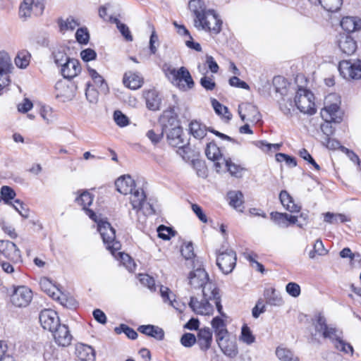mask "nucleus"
Masks as SVG:
<instances>
[{
  "mask_svg": "<svg viewBox=\"0 0 361 361\" xmlns=\"http://www.w3.org/2000/svg\"><path fill=\"white\" fill-rule=\"evenodd\" d=\"M236 254L232 249L223 247L216 251V264L225 274H230L236 264Z\"/></svg>",
  "mask_w": 361,
  "mask_h": 361,
  "instance_id": "nucleus-9",
  "label": "nucleus"
},
{
  "mask_svg": "<svg viewBox=\"0 0 361 361\" xmlns=\"http://www.w3.org/2000/svg\"><path fill=\"white\" fill-rule=\"evenodd\" d=\"M312 5H320L329 12L338 11L343 4V0H308Z\"/></svg>",
  "mask_w": 361,
  "mask_h": 361,
  "instance_id": "nucleus-36",
  "label": "nucleus"
},
{
  "mask_svg": "<svg viewBox=\"0 0 361 361\" xmlns=\"http://www.w3.org/2000/svg\"><path fill=\"white\" fill-rule=\"evenodd\" d=\"M340 25L345 31L353 32L361 29V18L345 16L341 19Z\"/></svg>",
  "mask_w": 361,
  "mask_h": 361,
  "instance_id": "nucleus-35",
  "label": "nucleus"
},
{
  "mask_svg": "<svg viewBox=\"0 0 361 361\" xmlns=\"http://www.w3.org/2000/svg\"><path fill=\"white\" fill-rule=\"evenodd\" d=\"M216 343L221 352L230 358H234L238 353V349L235 338L231 337L230 334L227 337L216 339Z\"/></svg>",
  "mask_w": 361,
  "mask_h": 361,
  "instance_id": "nucleus-19",
  "label": "nucleus"
},
{
  "mask_svg": "<svg viewBox=\"0 0 361 361\" xmlns=\"http://www.w3.org/2000/svg\"><path fill=\"white\" fill-rule=\"evenodd\" d=\"M130 195H131L130 203L133 209L137 212L140 210L146 202V195L143 189L137 188Z\"/></svg>",
  "mask_w": 361,
  "mask_h": 361,
  "instance_id": "nucleus-33",
  "label": "nucleus"
},
{
  "mask_svg": "<svg viewBox=\"0 0 361 361\" xmlns=\"http://www.w3.org/2000/svg\"><path fill=\"white\" fill-rule=\"evenodd\" d=\"M276 355L281 361H292L293 360V353L285 348H277Z\"/></svg>",
  "mask_w": 361,
  "mask_h": 361,
  "instance_id": "nucleus-54",
  "label": "nucleus"
},
{
  "mask_svg": "<svg viewBox=\"0 0 361 361\" xmlns=\"http://www.w3.org/2000/svg\"><path fill=\"white\" fill-rule=\"evenodd\" d=\"M51 57L54 63L58 67H60L63 63L70 59L66 52V48L63 47L54 48L51 53Z\"/></svg>",
  "mask_w": 361,
  "mask_h": 361,
  "instance_id": "nucleus-42",
  "label": "nucleus"
},
{
  "mask_svg": "<svg viewBox=\"0 0 361 361\" xmlns=\"http://www.w3.org/2000/svg\"><path fill=\"white\" fill-rule=\"evenodd\" d=\"M87 71L93 82L99 87L100 91L104 94L107 93L109 92L108 85L103 77L93 68H88Z\"/></svg>",
  "mask_w": 361,
  "mask_h": 361,
  "instance_id": "nucleus-41",
  "label": "nucleus"
},
{
  "mask_svg": "<svg viewBox=\"0 0 361 361\" xmlns=\"http://www.w3.org/2000/svg\"><path fill=\"white\" fill-rule=\"evenodd\" d=\"M123 85L131 90H137L142 85L143 78L139 73L126 72L123 78Z\"/></svg>",
  "mask_w": 361,
  "mask_h": 361,
  "instance_id": "nucleus-29",
  "label": "nucleus"
},
{
  "mask_svg": "<svg viewBox=\"0 0 361 361\" xmlns=\"http://www.w3.org/2000/svg\"><path fill=\"white\" fill-rule=\"evenodd\" d=\"M32 299L31 289L25 286H18L11 296V301L13 305L18 307H27Z\"/></svg>",
  "mask_w": 361,
  "mask_h": 361,
  "instance_id": "nucleus-13",
  "label": "nucleus"
},
{
  "mask_svg": "<svg viewBox=\"0 0 361 361\" xmlns=\"http://www.w3.org/2000/svg\"><path fill=\"white\" fill-rule=\"evenodd\" d=\"M338 71L346 80L361 79V60H343L338 63Z\"/></svg>",
  "mask_w": 361,
  "mask_h": 361,
  "instance_id": "nucleus-10",
  "label": "nucleus"
},
{
  "mask_svg": "<svg viewBox=\"0 0 361 361\" xmlns=\"http://www.w3.org/2000/svg\"><path fill=\"white\" fill-rule=\"evenodd\" d=\"M341 99L336 93L328 94L324 99V106L320 114L324 121H333L338 123L342 121V113L340 109Z\"/></svg>",
  "mask_w": 361,
  "mask_h": 361,
  "instance_id": "nucleus-4",
  "label": "nucleus"
},
{
  "mask_svg": "<svg viewBox=\"0 0 361 361\" xmlns=\"http://www.w3.org/2000/svg\"><path fill=\"white\" fill-rule=\"evenodd\" d=\"M97 231L103 240L106 249L109 250L113 255L116 252L120 250L121 244L116 240V231L111 224L105 221H100L97 224Z\"/></svg>",
  "mask_w": 361,
  "mask_h": 361,
  "instance_id": "nucleus-7",
  "label": "nucleus"
},
{
  "mask_svg": "<svg viewBox=\"0 0 361 361\" xmlns=\"http://www.w3.org/2000/svg\"><path fill=\"white\" fill-rule=\"evenodd\" d=\"M225 165L227 171L230 173L232 176L240 178L242 176V171L243 168L240 165L233 163L231 159H225L222 161V166Z\"/></svg>",
  "mask_w": 361,
  "mask_h": 361,
  "instance_id": "nucleus-45",
  "label": "nucleus"
},
{
  "mask_svg": "<svg viewBox=\"0 0 361 361\" xmlns=\"http://www.w3.org/2000/svg\"><path fill=\"white\" fill-rule=\"evenodd\" d=\"M195 26L198 30L217 35L221 30L222 21L213 9H208L199 20H194Z\"/></svg>",
  "mask_w": 361,
  "mask_h": 361,
  "instance_id": "nucleus-5",
  "label": "nucleus"
},
{
  "mask_svg": "<svg viewBox=\"0 0 361 361\" xmlns=\"http://www.w3.org/2000/svg\"><path fill=\"white\" fill-rule=\"evenodd\" d=\"M180 343L184 347L190 348L197 343L196 336L191 333H185L180 338Z\"/></svg>",
  "mask_w": 361,
  "mask_h": 361,
  "instance_id": "nucleus-61",
  "label": "nucleus"
},
{
  "mask_svg": "<svg viewBox=\"0 0 361 361\" xmlns=\"http://www.w3.org/2000/svg\"><path fill=\"white\" fill-rule=\"evenodd\" d=\"M188 8L193 13L194 20H199L208 10L203 0H190Z\"/></svg>",
  "mask_w": 361,
  "mask_h": 361,
  "instance_id": "nucleus-37",
  "label": "nucleus"
},
{
  "mask_svg": "<svg viewBox=\"0 0 361 361\" xmlns=\"http://www.w3.org/2000/svg\"><path fill=\"white\" fill-rule=\"evenodd\" d=\"M271 219L279 226L287 228V213L272 212L270 214Z\"/></svg>",
  "mask_w": 361,
  "mask_h": 361,
  "instance_id": "nucleus-49",
  "label": "nucleus"
},
{
  "mask_svg": "<svg viewBox=\"0 0 361 361\" xmlns=\"http://www.w3.org/2000/svg\"><path fill=\"white\" fill-rule=\"evenodd\" d=\"M167 118V123L164 124V128L166 130L171 129L172 127L175 126H180L179 124V121L177 118V116L174 115L172 112H169L168 114L165 113L163 119Z\"/></svg>",
  "mask_w": 361,
  "mask_h": 361,
  "instance_id": "nucleus-59",
  "label": "nucleus"
},
{
  "mask_svg": "<svg viewBox=\"0 0 361 361\" xmlns=\"http://www.w3.org/2000/svg\"><path fill=\"white\" fill-rule=\"evenodd\" d=\"M55 342L60 346H68L73 339L68 326L65 324H61L55 331L52 332Z\"/></svg>",
  "mask_w": 361,
  "mask_h": 361,
  "instance_id": "nucleus-25",
  "label": "nucleus"
},
{
  "mask_svg": "<svg viewBox=\"0 0 361 361\" xmlns=\"http://www.w3.org/2000/svg\"><path fill=\"white\" fill-rule=\"evenodd\" d=\"M137 331L141 334L152 337L157 341H162L164 338V331L158 326L152 324L141 325L137 328Z\"/></svg>",
  "mask_w": 361,
  "mask_h": 361,
  "instance_id": "nucleus-30",
  "label": "nucleus"
},
{
  "mask_svg": "<svg viewBox=\"0 0 361 361\" xmlns=\"http://www.w3.org/2000/svg\"><path fill=\"white\" fill-rule=\"evenodd\" d=\"M1 197L4 204L11 205L13 202H11L16 195V192L13 188L9 186L4 185L1 188Z\"/></svg>",
  "mask_w": 361,
  "mask_h": 361,
  "instance_id": "nucleus-47",
  "label": "nucleus"
},
{
  "mask_svg": "<svg viewBox=\"0 0 361 361\" xmlns=\"http://www.w3.org/2000/svg\"><path fill=\"white\" fill-rule=\"evenodd\" d=\"M180 252L183 258L189 262L193 268L197 266L198 260L195 259V254L192 243L183 244L180 248Z\"/></svg>",
  "mask_w": 361,
  "mask_h": 361,
  "instance_id": "nucleus-38",
  "label": "nucleus"
},
{
  "mask_svg": "<svg viewBox=\"0 0 361 361\" xmlns=\"http://www.w3.org/2000/svg\"><path fill=\"white\" fill-rule=\"evenodd\" d=\"M202 301H198L195 297H191L189 302V306L192 310L197 314L209 315L212 314L214 312L213 305L210 301L214 303L213 298L212 299L206 298L204 296Z\"/></svg>",
  "mask_w": 361,
  "mask_h": 361,
  "instance_id": "nucleus-16",
  "label": "nucleus"
},
{
  "mask_svg": "<svg viewBox=\"0 0 361 361\" xmlns=\"http://www.w3.org/2000/svg\"><path fill=\"white\" fill-rule=\"evenodd\" d=\"M324 221L326 223L335 224L338 222L343 223L347 221L346 216L341 214H334L331 212H326L324 214Z\"/></svg>",
  "mask_w": 361,
  "mask_h": 361,
  "instance_id": "nucleus-52",
  "label": "nucleus"
},
{
  "mask_svg": "<svg viewBox=\"0 0 361 361\" xmlns=\"http://www.w3.org/2000/svg\"><path fill=\"white\" fill-rule=\"evenodd\" d=\"M189 284L194 288H202L203 296L206 298H213L218 312L222 317L226 318L223 311L219 289L209 281V275L200 265L193 268L188 276Z\"/></svg>",
  "mask_w": 361,
  "mask_h": 361,
  "instance_id": "nucleus-1",
  "label": "nucleus"
},
{
  "mask_svg": "<svg viewBox=\"0 0 361 361\" xmlns=\"http://www.w3.org/2000/svg\"><path fill=\"white\" fill-rule=\"evenodd\" d=\"M279 200L283 207L291 213L299 212L301 209V206L295 203L293 198L286 190L281 191Z\"/></svg>",
  "mask_w": 361,
  "mask_h": 361,
  "instance_id": "nucleus-32",
  "label": "nucleus"
},
{
  "mask_svg": "<svg viewBox=\"0 0 361 361\" xmlns=\"http://www.w3.org/2000/svg\"><path fill=\"white\" fill-rule=\"evenodd\" d=\"M314 94L309 90L300 87L294 99L295 106L302 113L312 115L316 112Z\"/></svg>",
  "mask_w": 361,
  "mask_h": 361,
  "instance_id": "nucleus-8",
  "label": "nucleus"
},
{
  "mask_svg": "<svg viewBox=\"0 0 361 361\" xmlns=\"http://www.w3.org/2000/svg\"><path fill=\"white\" fill-rule=\"evenodd\" d=\"M162 70L171 83L180 90L188 91L194 87V80L185 67L176 69L169 64H164Z\"/></svg>",
  "mask_w": 361,
  "mask_h": 361,
  "instance_id": "nucleus-3",
  "label": "nucleus"
},
{
  "mask_svg": "<svg viewBox=\"0 0 361 361\" xmlns=\"http://www.w3.org/2000/svg\"><path fill=\"white\" fill-rule=\"evenodd\" d=\"M167 130L169 144L172 147H178L180 151H184L185 143L183 138V128L180 126H175Z\"/></svg>",
  "mask_w": 361,
  "mask_h": 361,
  "instance_id": "nucleus-23",
  "label": "nucleus"
},
{
  "mask_svg": "<svg viewBox=\"0 0 361 361\" xmlns=\"http://www.w3.org/2000/svg\"><path fill=\"white\" fill-rule=\"evenodd\" d=\"M115 185L118 192L125 195L132 193L137 189L135 180L129 175L118 178L115 182Z\"/></svg>",
  "mask_w": 361,
  "mask_h": 361,
  "instance_id": "nucleus-26",
  "label": "nucleus"
},
{
  "mask_svg": "<svg viewBox=\"0 0 361 361\" xmlns=\"http://www.w3.org/2000/svg\"><path fill=\"white\" fill-rule=\"evenodd\" d=\"M56 97L65 102L75 97L74 87L68 82L60 80L55 84Z\"/></svg>",
  "mask_w": 361,
  "mask_h": 361,
  "instance_id": "nucleus-20",
  "label": "nucleus"
},
{
  "mask_svg": "<svg viewBox=\"0 0 361 361\" xmlns=\"http://www.w3.org/2000/svg\"><path fill=\"white\" fill-rule=\"evenodd\" d=\"M238 113L242 121H248L252 123H258L261 121V114L257 108L250 104L246 103L240 105Z\"/></svg>",
  "mask_w": 361,
  "mask_h": 361,
  "instance_id": "nucleus-18",
  "label": "nucleus"
},
{
  "mask_svg": "<svg viewBox=\"0 0 361 361\" xmlns=\"http://www.w3.org/2000/svg\"><path fill=\"white\" fill-rule=\"evenodd\" d=\"M75 355L78 361H94L95 351L88 345L77 343L75 346Z\"/></svg>",
  "mask_w": 361,
  "mask_h": 361,
  "instance_id": "nucleus-28",
  "label": "nucleus"
},
{
  "mask_svg": "<svg viewBox=\"0 0 361 361\" xmlns=\"http://www.w3.org/2000/svg\"><path fill=\"white\" fill-rule=\"evenodd\" d=\"M240 340L247 345H251L255 341L250 329L247 324H244L241 329Z\"/></svg>",
  "mask_w": 361,
  "mask_h": 361,
  "instance_id": "nucleus-50",
  "label": "nucleus"
},
{
  "mask_svg": "<svg viewBox=\"0 0 361 361\" xmlns=\"http://www.w3.org/2000/svg\"><path fill=\"white\" fill-rule=\"evenodd\" d=\"M1 257L11 261L13 264H18L21 262L20 250L16 245L9 240H0Z\"/></svg>",
  "mask_w": 361,
  "mask_h": 361,
  "instance_id": "nucleus-14",
  "label": "nucleus"
},
{
  "mask_svg": "<svg viewBox=\"0 0 361 361\" xmlns=\"http://www.w3.org/2000/svg\"><path fill=\"white\" fill-rule=\"evenodd\" d=\"M146 105L148 109L157 111L159 109L161 98L156 90H149L144 92Z\"/></svg>",
  "mask_w": 361,
  "mask_h": 361,
  "instance_id": "nucleus-34",
  "label": "nucleus"
},
{
  "mask_svg": "<svg viewBox=\"0 0 361 361\" xmlns=\"http://www.w3.org/2000/svg\"><path fill=\"white\" fill-rule=\"evenodd\" d=\"M205 154L207 157L214 162L215 169L219 172L222 168V161L225 158L223 157L219 147L214 142L207 144Z\"/></svg>",
  "mask_w": 361,
  "mask_h": 361,
  "instance_id": "nucleus-24",
  "label": "nucleus"
},
{
  "mask_svg": "<svg viewBox=\"0 0 361 361\" xmlns=\"http://www.w3.org/2000/svg\"><path fill=\"white\" fill-rule=\"evenodd\" d=\"M212 106L215 111V112L220 116H223L224 118L228 119L231 118V114L228 112V108L220 102H219L216 99H213L212 100Z\"/></svg>",
  "mask_w": 361,
  "mask_h": 361,
  "instance_id": "nucleus-53",
  "label": "nucleus"
},
{
  "mask_svg": "<svg viewBox=\"0 0 361 361\" xmlns=\"http://www.w3.org/2000/svg\"><path fill=\"white\" fill-rule=\"evenodd\" d=\"M94 196L87 190L82 191L79 196L75 198V202L86 209L93 202Z\"/></svg>",
  "mask_w": 361,
  "mask_h": 361,
  "instance_id": "nucleus-46",
  "label": "nucleus"
},
{
  "mask_svg": "<svg viewBox=\"0 0 361 361\" xmlns=\"http://www.w3.org/2000/svg\"><path fill=\"white\" fill-rule=\"evenodd\" d=\"M40 287L52 299L58 300L63 306L70 307L74 305L75 301L72 299L66 298L64 295L47 278H43L40 280Z\"/></svg>",
  "mask_w": 361,
  "mask_h": 361,
  "instance_id": "nucleus-12",
  "label": "nucleus"
},
{
  "mask_svg": "<svg viewBox=\"0 0 361 361\" xmlns=\"http://www.w3.org/2000/svg\"><path fill=\"white\" fill-rule=\"evenodd\" d=\"M44 10V0H23L19 8V17L26 20L32 15H42Z\"/></svg>",
  "mask_w": 361,
  "mask_h": 361,
  "instance_id": "nucleus-11",
  "label": "nucleus"
},
{
  "mask_svg": "<svg viewBox=\"0 0 361 361\" xmlns=\"http://www.w3.org/2000/svg\"><path fill=\"white\" fill-rule=\"evenodd\" d=\"M211 325L214 330L216 340H220L229 335L226 328V324L222 318L219 317H214L211 322Z\"/></svg>",
  "mask_w": 361,
  "mask_h": 361,
  "instance_id": "nucleus-31",
  "label": "nucleus"
},
{
  "mask_svg": "<svg viewBox=\"0 0 361 361\" xmlns=\"http://www.w3.org/2000/svg\"><path fill=\"white\" fill-rule=\"evenodd\" d=\"M81 71L78 60L70 58L60 66V72L66 79L71 80L77 76Z\"/></svg>",
  "mask_w": 361,
  "mask_h": 361,
  "instance_id": "nucleus-21",
  "label": "nucleus"
},
{
  "mask_svg": "<svg viewBox=\"0 0 361 361\" xmlns=\"http://www.w3.org/2000/svg\"><path fill=\"white\" fill-rule=\"evenodd\" d=\"M207 127L197 120L192 121L189 124V133L195 138L202 139L207 134Z\"/></svg>",
  "mask_w": 361,
  "mask_h": 361,
  "instance_id": "nucleus-39",
  "label": "nucleus"
},
{
  "mask_svg": "<svg viewBox=\"0 0 361 361\" xmlns=\"http://www.w3.org/2000/svg\"><path fill=\"white\" fill-rule=\"evenodd\" d=\"M39 319L42 328L51 333L61 325L56 312L50 309L42 310L39 314Z\"/></svg>",
  "mask_w": 361,
  "mask_h": 361,
  "instance_id": "nucleus-15",
  "label": "nucleus"
},
{
  "mask_svg": "<svg viewBox=\"0 0 361 361\" xmlns=\"http://www.w3.org/2000/svg\"><path fill=\"white\" fill-rule=\"evenodd\" d=\"M286 292L292 297L297 298L300 295V286L294 282L288 283L286 286Z\"/></svg>",
  "mask_w": 361,
  "mask_h": 361,
  "instance_id": "nucleus-64",
  "label": "nucleus"
},
{
  "mask_svg": "<svg viewBox=\"0 0 361 361\" xmlns=\"http://www.w3.org/2000/svg\"><path fill=\"white\" fill-rule=\"evenodd\" d=\"M75 38L78 42L87 44L90 39V35L86 27L78 28L75 33Z\"/></svg>",
  "mask_w": 361,
  "mask_h": 361,
  "instance_id": "nucleus-58",
  "label": "nucleus"
},
{
  "mask_svg": "<svg viewBox=\"0 0 361 361\" xmlns=\"http://www.w3.org/2000/svg\"><path fill=\"white\" fill-rule=\"evenodd\" d=\"M30 59V53L27 50L23 49L18 52L14 61L17 67L25 69L29 66Z\"/></svg>",
  "mask_w": 361,
  "mask_h": 361,
  "instance_id": "nucleus-40",
  "label": "nucleus"
},
{
  "mask_svg": "<svg viewBox=\"0 0 361 361\" xmlns=\"http://www.w3.org/2000/svg\"><path fill=\"white\" fill-rule=\"evenodd\" d=\"M79 25V22L72 17L66 18V20H61L59 22V26L61 30H73L76 27Z\"/></svg>",
  "mask_w": 361,
  "mask_h": 361,
  "instance_id": "nucleus-55",
  "label": "nucleus"
},
{
  "mask_svg": "<svg viewBox=\"0 0 361 361\" xmlns=\"http://www.w3.org/2000/svg\"><path fill=\"white\" fill-rule=\"evenodd\" d=\"M12 67L11 58L8 54L4 51H0V80L1 81V87L8 84L9 80L8 74Z\"/></svg>",
  "mask_w": 361,
  "mask_h": 361,
  "instance_id": "nucleus-22",
  "label": "nucleus"
},
{
  "mask_svg": "<svg viewBox=\"0 0 361 361\" xmlns=\"http://www.w3.org/2000/svg\"><path fill=\"white\" fill-rule=\"evenodd\" d=\"M265 297L267 303L270 305L281 306L283 303L281 296L274 288L266 290Z\"/></svg>",
  "mask_w": 361,
  "mask_h": 361,
  "instance_id": "nucleus-43",
  "label": "nucleus"
},
{
  "mask_svg": "<svg viewBox=\"0 0 361 361\" xmlns=\"http://www.w3.org/2000/svg\"><path fill=\"white\" fill-rule=\"evenodd\" d=\"M227 197L229 200L230 206L235 209L240 207L244 202L243 194L239 190L229 191L227 194Z\"/></svg>",
  "mask_w": 361,
  "mask_h": 361,
  "instance_id": "nucleus-44",
  "label": "nucleus"
},
{
  "mask_svg": "<svg viewBox=\"0 0 361 361\" xmlns=\"http://www.w3.org/2000/svg\"><path fill=\"white\" fill-rule=\"evenodd\" d=\"M114 120L116 125L121 128L129 124V118L119 110H116L114 112Z\"/></svg>",
  "mask_w": 361,
  "mask_h": 361,
  "instance_id": "nucleus-56",
  "label": "nucleus"
},
{
  "mask_svg": "<svg viewBox=\"0 0 361 361\" xmlns=\"http://www.w3.org/2000/svg\"><path fill=\"white\" fill-rule=\"evenodd\" d=\"M11 206L19 213L23 218H27L29 216V211L25 208L24 204L18 199L14 200Z\"/></svg>",
  "mask_w": 361,
  "mask_h": 361,
  "instance_id": "nucleus-62",
  "label": "nucleus"
},
{
  "mask_svg": "<svg viewBox=\"0 0 361 361\" xmlns=\"http://www.w3.org/2000/svg\"><path fill=\"white\" fill-rule=\"evenodd\" d=\"M158 236L163 240H169L171 235H174L172 228L161 225L157 228Z\"/></svg>",
  "mask_w": 361,
  "mask_h": 361,
  "instance_id": "nucleus-63",
  "label": "nucleus"
},
{
  "mask_svg": "<svg viewBox=\"0 0 361 361\" xmlns=\"http://www.w3.org/2000/svg\"><path fill=\"white\" fill-rule=\"evenodd\" d=\"M300 157L302 158L304 160L307 161L310 164H311L317 171L320 170L319 165L315 161V160L312 158L311 154L307 152V150L305 148L301 149L298 152Z\"/></svg>",
  "mask_w": 361,
  "mask_h": 361,
  "instance_id": "nucleus-60",
  "label": "nucleus"
},
{
  "mask_svg": "<svg viewBox=\"0 0 361 361\" xmlns=\"http://www.w3.org/2000/svg\"><path fill=\"white\" fill-rule=\"evenodd\" d=\"M121 263L130 271L133 272L135 270L136 264L131 257L126 253L118 252Z\"/></svg>",
  "mask_w": 361,
  "mask_h": 361,
  "instance_id": "nucleus-51",
  "label": "nucleus"
},
{
  "mask_svg": "<svg viewBox=\"0 0 361 361\" xmlns=\"http://www.w3.org/2000/svg\"><path fill=\"white\" fill-rule=\"evenodd\" d=\"M196 339L200 349L204 352L207 351L210 348L213 341L212 331L209 327L199 329Z\"/></svg>",
  "mask_w": 361,
  "mask_h": 361,
  "instance_id": "nucleus-27",
  "label": "nucleus"
},
{
  "mask_svg": "<svg viewBox=\"0 0 361 361\" xmlns=\"http://www.w3.org/2000/svg\"><path fill=\"white\" fill-rule=\"evenodd\" d=\"M115 23H116L118 30L120 31L126 40L128 42H132L133 38L129 27L126 24L121 23L118 19H115Z\"/></svg>",
  "mask_w": 361,
  "mask_h": 361,
  "instance_id": "nucleus-57",
  "label": "nucleus"
},
{
  "mask_svg": "<svg viewBox=\"0 0 361 361\" xmlns=\"http://www.w3.org/2000/svg\"><path fill=\"white\" fill-rule=\"evenodd\" d=\"M85 97L90 103L96 104L98 102L99 92L90 82L86 84Z\"/></svg>",
  "mask_w": 361,
  "mask_h": 361,
  "instance_id": "nucleus-48",
  "label": "nucleus"
},
{
  "mask_svg": "<svg viewBox=\"0 0 361 361\" xmlns=\"http://www.w3.org/2000/svg\"><path fill=\"white\" fill-rule=\"evenodd\" d=\"M312 324L316 333L320 334L324 338L329 339L336 350L346 354H353V346L343 340L342 331L333 324H327L326 319L324 315L321 313L316 314L312 319Z\"/></svg>",
  "mask_w": 361,
  "mask_h": 361,
  "instance_id": "nucleus-2",
  "label": "nucleus"
},
{
  "mask_svg": "<svg viewBox=\"0 0 361 361\" xmlns=\"http://www.w3.org/2000/svg\"><path fill=\"white\" fill-rule=\"evenodd\" d=\"M273 84L276 92L281 95V99L278 101L280 110L285 115L290 114L291 109L295 106V104L292 101L291 96L288 95L287 81L281 76H276L274 78Z\"/></svg>",
  "mask_w": 361,
  "mask_h": 361,
  "instance_id": "nucleus-6",
  "label": "nucleus"
},
{
  "mask_svg": "<svg viewBox=\"0 0 361 361\" xmlns=\"http://www.w3.org/2000/svg\"><path fill=\"white\" fill-rule=\"evenodd\" d=\"M336 43L341 52L347 56L354 54L357 48L356 41L348 34H339Z\"/></svg>",
  "mask_w": 361,
  "mask_h": 361,
  "instance_id": "nucleus-17",
  "label": "nucleus"
}]
</instances>
